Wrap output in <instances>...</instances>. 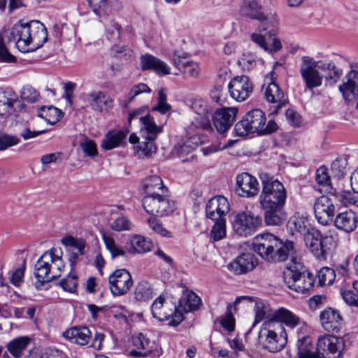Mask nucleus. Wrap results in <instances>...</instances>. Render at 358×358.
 Returning <instances> with one entry per match:
<instances>
[{
    "label": "nucleus",
    "instance_id": "nucleus-1",
    "mask_svg": "<svg viewBox=\"0 0 358 358\" xmlns=\"http://www.w3.org/2000/svg\"><path fill=\"white\" fill-rule=\"evenodd\" d=\"M4 34L8 41L15 42L17 48L22 52L36 50L48 40L47 29L44 24L38 20L15 24Z\"/></svg>",
    "mask_w": 358,
    "mask_h": 358
},
{
    "label": "nucleus",
    "instance_id": "nucleus-2",
    "mask_svg": "<svg viewBox=\"0 0 358 358\" xmlns=\"http://www.w3.org/2000/svg\"><path fill=\"white\" fill-rule=\"evenodd\" d=\"M253 249L265 261L275 263L285 261L293 255L294 243L292 241L283 242L277 236L267 233L255 237Z\"/></svg>",
    "mask_w": 358,
    "mask_h": 358
},
{
    "label": "nucleus",
    "instance_id": "nucleus-3",
    "mask_svg": "<svg viewBox=\"0 0 358 358\" xmlns=\"http://www.w3.org/2000/svg\"><path fill=\"white\" fill-rule=\"evenodd\" d=\"M306 223L307 220L300 215H294L289 220V224L303 235L305 244L315 257L318 260H325L327 257V243L332 241V238L323 236L313 228L308 229Z\"/></svg>",
    "mask_w": 358,
    "mask_h": 358
},
{
    "label": "nucleus",
    "instance_id": "nucleus-4",
    "mask_svg": "<svg viewBox=\"0 0 358 358\" xmlns=\"http://www.w3.org/2000/svg\"><path fill=\"white\" fill-rule=\"evenodd\" d=\"M258 344L271 353L281 351L287 344V333L283 324L275 320L264 321L259 331Z\"/></svg>",
    "mask_w": 358,
    "mask_h": 358
},
{
    "label": "nucleus",
    "instance_id": "nucleus-5",
    "mask_svg": "<svg viewBox=\"0 0 358 358\" xmlns=\"http://www.w3.org/2000/svg\"><path fill=\"white\" fill-rule=\"evenodd\" d=\"M259 178L262 186L259 205H285L287 191L283 184L267 173H260Z\"/></svg>",
    "mask_w": 358,
    "mask_h": 358
},
{
    "label": "nucleus",
    "instance_id": "nucleus-6",
    "mask_svg": "<svg viewBox=\"0 0 358 358\" xmlns=\"http://www.w3.org/2000/svg\"><path fill=\"white\" fill-rule=\"evenodd\" d=\"M285 285L290 289L300 294H307L313 289L314 276L301 264H294L283 272Z\"/></svg>",
    "mask_w": 358,
    "mask_h": 358
},
{
    "label": "nucleus",
    "instance_id": "nucleus-7",
    "mask_svg": "<svg viewBox=\"0 0 358 358\" xmlns=\"http://www.w3.org/2000/svg\"><path fill=\"white\" fill-rule=\"evenodd\" d=\"M142 204L145 210L154 216H167L176 209L175 202L170 199L169 192L145 195L142 199Z\"/></svg>",
    "mask_w": 358,
    "mask_h": 358
},
{
    "label": "nucleus",
    "instance_id": "nucleus-8",
    "mask_svg": "<svg viewBox=\"0 0 358 358\" xmlns=\"http://www.w3.org/2000/svg\"><path fill=\"white\" fill-rule=\"evenodd\" d=\"M266 122L265 114L259 109H254L248 112L241 121L234 127L236 134L245 136L250 133H262Z\"/></svg>",
    "mask_w": 358,
    "mask_h": 358
},
{
    "label": "nucleus",
    "instance_id": "nucleus-9",
    "mask_svg": "<svg viewBox=\"0 0 358 358\" xmlns=\"http://www.w3.org/2000/svg\"><path fill=\"white\" fill-rule=\"evenodd\" d=\"M262 224V219L250 210H241L234 215L232 222L234 231L240 236H248L253 234Z\"/></svg>",
    "mask_w": 358,
    "mask_h": 358
},
{
    "label": "nucleus",
    "instance_id": "nucleus-10",
    "mask_svg": "<svg viewBox=\"0 0 358 358\" xmlns=\"http://www.w3.org/2000/svg\"><path fill=\"white\" fill-rule=\"evenodd\" d=\"M344 348L345 341L342 337L326 334L317 339L319 358H342Z\"/></svg>",
    "mask_w": 358,
    "mask_h": 358
},
{
    "label": "nucleus",
    "instance_id": "nucleus-11",
    "mask_svg": "<svg viewBox=\"0 0 358 358\" xmlns=\"http://www.w3.org/2000/svg\"><path fill=\"white\" fill-rule=\"evenodd\" d=\"M260 10L261 7L257 0H245L241 8V13L251 19L261 20L260 31H268L269 35L272 36L274 34V29L277 26L278 21L274 17H264Z\"/></svg>",
    "mask_w": 358,
    "mask_h": 358
},
{
    "label": "nucleus",
    "instance_id": "nucleus-12",
    "mask_svg": "<svg viewBox=\"0 0 358 358\" xmlns=\"http://www.w3.org/2000/svg\"><path fill=\"white\" fill-rule=\"evenodd\" d=\"M320 69L319 62L309 56L301 57L300 73L308 90L322 85L324 76L320 72Z\"/></svg>",
    "mask_w": 358,
    "mask_h": 358
},
{
    "label": "nucleus",
    "instance_id": "nucleus-13",
    "mask_svg": "<svg viewBox=\"0 0 358 358\" xmlns=\"http://www.w3.org/2000/svg\"><path fill=\"white\" fill-rule=\"evenodd\" d=\"M273 75L274 72L271 71L265 76L262 90L266 100L269 103L276 104L271 112L272 114H276L282 107L287 103V99L275 82Z\"/></svg>",
    "mask_w": 358,
    "mask_h": 358
},
{
    "label": "nucleus",
    "instance_id": "nucleus-14",
    "mask_svg": "<svg viewBox=\"0 0 358 358\" xmlns=\"http://www.w3.org/2000/svg\"><path fill=\"white\" fill-rule=\"evenodd\" d=\"M201 304V300L198 295L191 290H185L178 301V305L175 307L174 319L170 320L169 325L178 326L184 320L183 313L192 312L198 309Z\"/></svg>",
    "mask_w": 358,
    "mask_h": 358
},
{
    "label": "nucleus",
    "instance_id": "nucleus-15",
    "mask_svg": "<svg viewBox=\"0 0 358 358\" xmlns=\"http://www.w3.org/2000/svg\"><path fill=\"white\" fill-rule=\"evenodd\" d=\"M335 198L321 196L314 203V213L316 220L322 225H327L333 220L336 213Z\"/></svg>",
    "mask_w": 358,
    "mask_h": 358
},
{
    "label": "nucleus",
    "instance_id": "nucleus-16",
    "mask_svg": "<svg viewBox=\"0 0 358 358\" xmlns=\"http://www.w3.org/2000/svg\"><path fill=\"white\" fill-rule=\"evenodd\" d=\"M110 289L115 296L126 294L133 285L131 273L124 268L117 269L108 278Z\"/></svg>",
    "mask_w": 358,
    "mask_h": 358
},
{
    "label": "nucleus",
    "instance_id": "nucleus-17",
    "mask_svg": "<svg viewBox=\"0 0 358 358\" xmlns=\"http://www.w3.org/2000/svg\"><path fill=\"white\" fill-rule=\"evenodd\" d=\"M228 90L231 98L241 102L251 95L253 84L248 76H236L228 84Z\"/></svg>",
    "mask_w": 358,
    "mask_h": 358
},
{
    "label": "nucleus",
    "instance_id": "nucleus-18",
    "mask_svg": "<svg viewBox=\"0 0 358 358\" xmlns=\"http://www.w3.org/2000/svg\"><path fill=\"white\" fill-rule=\"evenodd\" d=\"M24 104L12 90L0 92V117L7 118L22 110Z\"/></svg>",
    "mask_w": 358,
    "mask_h": 358
},
{
    "label": "nucleus",
    "instance_id": "nucleus-19",
    "mask_svg": "<svg viewBox=\"0 0 358 358\" xmlns=\"http://www.w3.org/2000/svg\"><path fill=\"white\" fill-rule=\"evenodd\" d=\"M235 192L241 197H255L259 192L258 181L248 173L238 174L236 178Z\"/></svg>",
    "mask_w": 358,
    "mask_h": 358
},
{
    "label": "nucleus",
    "instance_id": "nucleus-20",
    "mask_svg": "<svg viewBox=\"0 0 358 358\" xmlns=\"http://www.w3.org/2000/svg\"><path fill=\"white\" fill-rule=\"evenodd\" d=\"M85 101L94 111L102 113L113 107V99L101 90H92L85 95Z\"/></svg>",
    "mask_w": 358,
    "mask_h": 358
},
{
    "label": "nucleus",
    "instance_id": "nucleus-21",
    "mask_svg": "<svg viewBox=\"0 0 358 358\" xmlns=\"http://www.w3.org/2000/svg\"><path fill=\"white\" fill-rule=\"evenodd\" d=\"M192 110L194 113L192 124L196 128L208 129L210 128V118L212 112L209 110L206 102L201 99H195L192 102Z\"/></svg>",
    "mask_w": 358,
    "mask_h": 358
},
{
    "label": "nucleus",
    "instance_id": "nucleus-22",
    "mask_svg": "<svg viewBox=\"0 0 358 358\" xmlns=\"http://www.w3.org/2000/svg\"><path fill=\"white\" fill-rule=\"evenodd\" d=\"M62 243L68 248V260L71 266V271H73L78 262V257L84 255V249L86 243L83 239L75 238L71 236L64 237L61 241Z\"/></svg>",
    "mask_w": 358,
    "mask_h": 358
},
{
    "label": "nucleus",
    "instance_id": "nucleus-23",
    "mask_svg": "<svg viewBox=\"0 0 358 358\" xmlns=\"http://www.w3.org/2000/svg\"><path fill=\"white\" fill-rule=\"evenodd\" d=\"M229 210V203L227 198L217 196L210 199L206 207V217L212 220L225 219Z\"/></svg>",
    "mask_w": 358,
    "mask_h": 358
},
{
    "label": "nucleus",
    "instance_id": "nucleus-24",
    "mask_svg": "<svg viewBox=\"0 0 358 358\" xmlns=\"http://www.w3.org/2000/svg\"><path fill=\"white\" fill-rule=\"evenodd\" d=\"M237 113L236 108H222L212 115L213 124L217 131L224 134L234 123Z\"/></svg>",
    "mask_w": 358,
    "mask_h": 358
},
{
    "label": "nucleus",
    "instance_id": "nucleus-25",
    "mask_svg": "<svg viewBox=\"0 0 358 358\" xmlns=\"http://www.w3.org/2000/svg\"><path fill=\"white\" fill-rule=\"evenodd\" d=\"M176 306L167 301L162 295L159 296L151 306L153 317L159 321L173 320Z\"/></svg>",
    "mask_w": 358,
    "mask_h": 358
},
{
    "label": "nucleus",
    "instance_id": "nucleus-26",
    "mask_svg": "<svg viewBox=\"0 0 358 358\" xmlns=\"http://www.w3.org/2000/svg\"><path fill=\"white\" fill-rule=\"evenodd\" d=\"M257 265V259L252 252H244L228 265V268L237 275L252 271Z\"/></svg>",
    "mask_w": 358,
    "mask_h": 358
},
{
    "label": "nucleus",
    "instance_id": "nucleus-27",
    "mask_svg": "<svg viewBox=\"0 0 358 358\" xmlns=\"http://www.w3.org/2000/svg\"><path fill=\"white\" fill-rule=\"evenodd\" d=\"M344 100L351 102L358 96V71L351 70L345 76V80L338 87Z\"/></svg>",
    "mask_w": 358,
    "mask_h": 358
},
{
    "label": "nucleus",
    "instance_id": "nucleus-28",
    "mask_svg": "<svg viewBox=\"0 0 358 358\" xmlns=\"http://www.w3.org/2000/svg\"><path fill=\"white\" fill-rule=\"evenodd\" d=\"M322 328L327 332L338 333L342 327V317L338 311L327 308L320 315Z\"/></svg>",
    "mask_w": 358,
    "mask_h": 358
},
{
    "label": "nucleus",
    "instance_id": "nucleus-29",
    "mask_svg": "<svg viewBox=\"0 0 358 358\" xmlns=\"http://www.w3.org/2000/svg\"><path fill=\"white\" fill-rule=\"evenodd\" d=\"M187 56V53L175 51L173 55V64L182 73L190 77H197L199 74V67L197 63L192 61H184Z\"/></svg>",
    "mask_w": 358,
    "mask_h": 358
},
{
    "label": "nucleus",
    "instance_id": "nucleus-30",
    "mask_svg": "<svg viewBox=\"0 0 358 358\" xmlns=\"http://www.w3.org/2000/svg\"><path fill=\"white\" fill-rule=\"evenodd\" d=\"M140 62L141 67L143 71L152 70L160 76L170 74L169 66L165 62L152 55L145 54L141 55Z\"/></svg>",
    "mask_w": 358,
    "mask_h": 358
},
{
    "label": "nucleus",
    "instance_id": "nucleus-31",
    "mask_svg": "<svg viewBox=\"0 0 358 358\" xmlns=\"http://www.w3.org/2000/svg\"><path fill=\"white\" fill-rule=\"evenodd\" d=\"M285 205H260L264 213V221L266 225L279 226L285 220V214L283 212Z\"/></svg>",
    "mask_w": 358,
    "mask_h": 358
},
{
    "label": "nucleus",
    "instance_id": "nucleus-32",
    "mask_svg": "<svg viewBox=\"0 0 358 358\" xmlns=\"http://www.w3.org/2000/svg\"><path fill=\"white\" fill-rule=\"evenodd\" d=\"M358 217L352 210L338 213L334 219L335 227L346 233L353 231L357 226Z\"/></svg>",
    "mask_w": 358,
    "mask_h": 358
},
{
    "label": "nucleus",
    "instance_id": "nucleus-33",
    "mask_svg": "<svg viewBox=\"0 0 358 358\" xmlns=\"http://www.w3.org/2000/svg\"><path fill=\"white\" fill-rule=\"evenodd\" d=\"M90 336L91 332L86 327H73L63 333L66 340L80 345H86Z\"/></svg>",
    "mask_w": 358,
    "mask_h": 358
},
{
    "label": "nucleus",
    "instance_id": "nucleus-34",
    "mask_svg": "<svg viewBox=\"0 0 358 358\" xmlns=\"http://www.w3.org/2000/svg\"><path fill=\"white\" fill-rule=\"evenodd\" d=\"M251 40L264 50L269 53L276 52L282 48V44L279 39L276 38L266 39L265 36L260 33L252 34Z\"/></svg>",
    "mask_w": 358,
    "mask_h": 358
},
{
    "label": "nucleus",
    "instance_id": "nucleus-35",
    "mask_svg": "<svg viewBox=\"0 0 358 358\" xmlns=\"http://www.w3.org/2000/svg\"><path fill=\"white\" fill-rule=\"evenodd\" d=\"M52 252H45L37 260L35 264V276L38 279L45 280L47 282L50 279V262L51 260Z\"/></svg>",
    "mask_w": 358,
    "mask_h": 358
},
{
    "label": "nucleus",
    "instance_id": "nucleus-36",
    "mask_svg": "<svg viewBox=\"0 0 358 358\" xmlns=\"http://www.w3.org/2000/svg\"><path fill=\"white\" fill-rule=\"evenodd\" d=\"M297 349L299 358H319L317 347L314 346L311 338L308 336L299 338Z\"/></svg>",
    "mask_w": 358,
    "mask_h": 358
},
{
    "label": "nucleus",
    "instance_id": "nucleus-37",
    "mask_svg": "<svg viewBox=\"0 0 358 358\" xmlns=\"http://www.w3.org/2000/svg\"><path fill=\"white\" fill-rule=\"evenodd\" d=\"M152 242L139 235L134 236L127 245V251L130 254L145 253L151 250Z\"/></svg>",
    "mask_w": 358,
    "mask_h": 358
},
{
    "label": "nucleus",
    "instance_id": "nucleus-38",
    "mask_svg": "<svg viewBox=\"0 0 358 358\" xmlns=\"http://www.w3.org/2000/svg\"><path fill=\"white\" fill-rule=\"evenodd\" d=\"M142 129L145 131V138L148 141H154L157 136L162 132V127L157 126L153 119L148 113L145 116L140 117Z\"/></svg>",
    "mask_w": 358,
    "mask_h": 358
},
{
    "label": "nucleus",
    "instance_id": "nucleus-39",
    "mask_svg": "<svg viewBox=\"0 0 358 358\" xmlns=\"http://www.w3.org/2000/svg\"><path fill=\"white\" fill-rule=\"evenodd\" d=\"M49 252H52L51 260L50 262V279H56L61 276L62 272L64 268L65 264L62 259V252L61 250H57L55 248H52L49 250Z\"/></svg>",
    "mask_w": 358,
    "mask_h": 358
},
{
    "label": "nucleus",
    "instance_id": "nucleus-40",
    "mask_svg": "<svg viewBox=\"0 0 358 358\" xmlns=\"http://www.w3.org/2000/svg\"><path fill=\"white\" fill-rule=\"evenodd\" d=\"M127 131H110L102 140L101 146L103 150H110L120 146L126 138Z\"/></svg>",
    "mask_w": 358,
    "mask_h": 358
},
{
    "label": "nucleus",
    "instance_id": "nucleus-41",
    "mask_svg": "<svg viewBox=\"0 0 358 358\" xmlns=\"http://www.w3.org/2000/svg\"><path fill=\"white\" fill-rule=\"evenodd\" d=\"M143 189L146 195H153L169 192L164 186L162 178L158 176H151L147 178L143 182Z\"/></svg>",
    "mask_w": 358,
    "mask_h": 358
},
{
    "label": "nucleus",
    "instance_id": "nucleus-42",
    "mask_svg": "<svg viewBox=\"0 0 358 358\" xmlns=\"http://www.w3.org/2000/svg\"><path fill=\"white\" fill-rule=\"evenodd\" d=\"M30 342L27 336H20L10 341L6 345L8 351L15 358H20Z\"/></svg>",
    "mask_w": 358,
    "mask_h": 358
},
{
    "label": "nucleus",
    "instance_id": "nucleus-43",
    "mask_svg": "<svg viewBox=\"0 0 358 358\" xmlns=\"http://www.w3.org/2000/svg\"><path fill=\"white\" fill-rule=\"evenodd\" d=\"M319 62V68L326 74L324 76L327 81L331 83H336L343 74V70L337 67L335 64L331 62Z\"/></svg>",
    "mask_w": 358,
    "mask_h": 358
},
{
    "label": "nucleus",
    "instance_id": "nucleus-44",
    "mask_svg": "<svg viewBox=\"0 0 358 358\" xmlns=\"http://www.w3.org/2000/svg\"><path fill=\"white\" fill-rule=\"evenodd\" d=\"M270 320H275L279 321L282 324L285 323L286 325L294 328L300 323L299 317L293 314L289 310L280 308L273 313L272 318Z\"/></svg>",
    "mask_w": 358,
    "mask_h": 358
},
{
    "label": "nucleus",
    "instance_id": "nucleus-45",
    "mask_svg": "<svg viewBox=\"0 0 358 358\" xmlns=\"http://www.w3.org/2000/svg\"><path fill=\"white\" fill-rule=\"evenodd\" d=\"M153 288L147 281L139 282L135 288L134 298L138 301H147L153 297Z\"/></svg>",
    "mask_w": 358,
    "mask_h": 358
},
{
    "label": "nucleus",
    "instance_id": "nucleus-46",
    "mask_svg": "<svg viewBox=\"0 0 358 358\" xmlns=\"http://www.w3.org/2000/svg\"><path fill=\"white\" fill-rule=\"evenodd\" d=\"M62 114V113L59 109L52 106L41 107L38 112V116L43 118L46 122L51 125L60 120Z\"/></svg>",
    "mask_w": 358,
    "mask_h": 358
},
{
    "label": "nucleus",
    "instance_id": "nucleus-47",
    "mask_svg": "<svg viewBox=\"0 0 358 358\" xmlns=\"http://www.w3.org/2000/svg\"><path fill=\"white\" fill-rule=\"evenodd\" d=\"M103 241L105 244L106 249L110 252L111 257L113 259L117 257L122 256L124 257L127 253V250H124L122 248L119 247L115 242L113 237L107 234H103Z\"/></svg>",
    "mask_w": 358,
    "mask_h": 358
},
{
    "label": "nucleus",
    "instance_id": "nucleus-48",
    "mask_svg": "<svg viewBox=\"0 0 358 358\" xmlns=\"http://www.w3.org/2000/svg\"><path fill=\"white\" fill-rule=\"evenodd\" d=\"M78 281L77 275L71 271V273L66 278L62 279L59 284L64 291L75 293L78 287Z\"/></svg>",
    "mask_w": 358,
    "mask_h": 358
},
{
    "label": "nucleus",
    "instance_id": "nucleus-49",
    "mask_svg": "<svg viewBox=\"0 0 358 358\" xmlns=\"http://www.w3.org/2000/svg\"><path fill=\"white\" fill-rule=\"evenodd\" d=\"M215 222L210 231V237L217 241L226 236V219L214 220Z\"/></svg>",
    "mask_w": 358,
    "mask_h": 358
},
{
    "label": "nucleus",
    "instance_id": "nucleus-50",
    "mask_svg": "<svg viewBox=\"0 0 358 358\" xmlns=\"http://www.w3.org/2000/svg\"><path fill=\"white\" fill-rule=\"evenodd\" d=\"M341 296L346 303L358 307V281L353 283L352 290L342 291Z\"/></svg>",
    "mask_w": 358,
    "mask_h": 358
},
{
    "label": "nucleus",
    "instance_id": "nucleus-51",
    "mask_svg": "<svg viewBox=\"0 0 358 358\" xmlns=\"http://www.w3.org/2000/svg\"><path fill=\"white\" fill-rule=\"evenodd\" d=\"M134 224L124 216H120L115 219L110 224V228L113 231L120 232L123 231H130L132 229Z\"/></svg>",
    "mask_w": 358,
    "mask_h": 358
},
{
    "label": "nucleus",
    "instance_id": "nucleus-52",
    "mask_svg": "<svg viewBox=\"0 0 358 358\" xmlns=\"http://www.w3.org/2000/svg\"><path fill=\"white\" fill-rule=\"evenodd\" d=\"M336 274L334 269L329 267L322 268L318 273V282L320 285H331L335 279Z\"/></svg>",
    "mask_w": 358,
    "mask_h": 358
},
{
    "label": "nucleus",
    "instance_id": "nucleus-53",
    "mask_svg": "<svg viewBox=\"0 0 358 358\" xmlns=\"http://www.w3.org/2000/svg\"><path fill=\"white\" fill-rule=\"evenodd\" d=\"M25 269L26 262L24 260L19 267L10 273V282L15 287H19L24 282Z\"/></svg>",
    "mask_w": 358,
    "mask_h": 358
},
{
    "label": "nucleus",
    "instance_id": "nucleus-54",
    "mask_svg": "<svg viewBox=\"0 0 358 358\" xmlns=\"http://www.w3.org/2000/svg\"><path fill=\"white\" fill-rule=\"evenodd\" d=\"M171 105L166 102V94L164 89H161L158 92V99L157 104L152 108L153 111H157L161 114H165L171 110Z\"/></svg>",
    "mask_w": 358,
    "mask_h": 358
},
{
    "label": "nucleus",
    "instance_id": "nucleus-55",
    "mask_svg": "<svg viewBox=\"0 0 358 358\" xmlns=\"http://www.w3.org/2000/svg\"><path fill=\"white\" fill-rule=\"evenodd\" d=\"M157 150L153 141L143 142L136 148V153L139 157H150Z\"/></svg>",
    "mask_w": 358,
    "mask_h": 358
},
{
    "label": "nucleus",
    "instance_id": "nucleus-56",
    "mask_svg": "<svg viewBox=\"0 0 358 358\" xmlns=\"http://www.w3.org/2000/svg\"><path fill=\"white\" fill-rule=\"evenodd\" d=\"M20 141V138L16 136L0 132V150H5L8 148L17 145Z\"/></svg>",
    "mask_w": 358,
    "mask_h": 358
},
{
    "label": "nucleus",
    "instance_id": "nucleus-57",
    "mask_svg": "<svg viewBox=\"0 0 358 358\" xmlns=\"http://www.w3.org/2000/svg\"><path fill=\"white\" fill-rule=\"evenodd\" d=\"M106 31L110 38H118L122 33V26L115 20L110 19L105 24Z\"/></svg>",
    "mask_w": 358,
    "mask_h": 358
},
{
    "label": "nucleus",
    "instance_id": "nucleus-58",
    "mask_svg": "<svg viewBox=\"0 0 358 358\" xmlns=\"http://www.w3.org/2000/svg\"><path fill=\"white\" fill-rule=\"evenodd\" d=\"M20 97L24 101L34 103L38 99L39 93L33 87L26 85L20 91Z\"/></svg>",
    "mask_w": 358,
    "mask_h": 358
},
{
    "label": "nucleus",
    "instance_id": "nucleus-59",
    "mask_svg": "<svg viewBox=\"0 0 358 358\" xmlns=\"http://www.w3.org/2000/svg\"><path fill=\"white\" fill-rule=\"evenodd\" d=\"M238 65L244 71H250L255 68L257 64L256 57L252 54H243L238 61Z\"/></svg>",
    "mask_w": 358,
    "mask_h": 358
},
{
    "label": "nucleus",
    "instance_id": "nucleus-60",
    "mask_svg": "<svg viewBox=\"0 0 358 358\" xmlns=\"http://www.w3.org/2000/svg\"><path fill=\"white\" fill-rule=\"evenodd\" d=\"M149 227L157 234L163 237H171V234L170 231L163 227L159 221L155 217H150L148 220Z\"/></svg>",
    "mask_w": 358,
    "mask_h": 358
},
{
    "label": "nucleus",
    "instance_id": "nucleus-61",
    "mask_svg": "<svg viewBox=\"0 0 358 358\" xmlns=\"http://www.w3.org/2000/svg\"><path fill=\"white\" fill-rule=\"evenodd\" d=\"M315 180L317 184L323 187L330 186V177L325 167H320L316 171Z\"/></svg>",
    "mask_w": 358,
    "mask_h": 358
},
{
    "label": "nucleus",
    "instance_id": "nucleus-62",
    "mask_svg": "<svg viewBox=\"0 0 358 358\" xmlns=\"http://www.w3.org/2000/svg\"><path fill=\"white\" fill-rule=\"evenodd\" d=\"M80 148L88 157H93L98 155L96 145L92 140L86 138L83 142L80 143Z\"/></svg>",
    "mask_w": 358,
    "mask_h": 358
},
{
    "label": "nucleus",
    "instance_id": "nucleus-63",
    "mask_svg": "<svg viewBox=\"0 0 358 358\" xmlns=\"http://www.w3.org/2000/svg\"><path fill=\"white\" fill-rule=\"evenodd\" d=\"M132 343L138 350H151L149 348L150 341L143 334H139L132 338Z\"/></svg>",
    "mask_w": 358,
    "mask_h": 358
},
{
    "label": "nucleus",
    "instance_id": "nucleus-64",
    "mask_svg": "<svg viewBox=\"0 0 358 358\" xmlns=\"http://www.w3.org/2000/svg\"><path fill=\"white\" fill-rule=\"evenodd\" d=\"M151 92L150 87L144 83H140L134 85L130 90L128 95L129 101H131L135 96L141 93H150Z\"/></svg>",
    "mask_w": 358,
    "mask_h": 358
}]
</instances>
